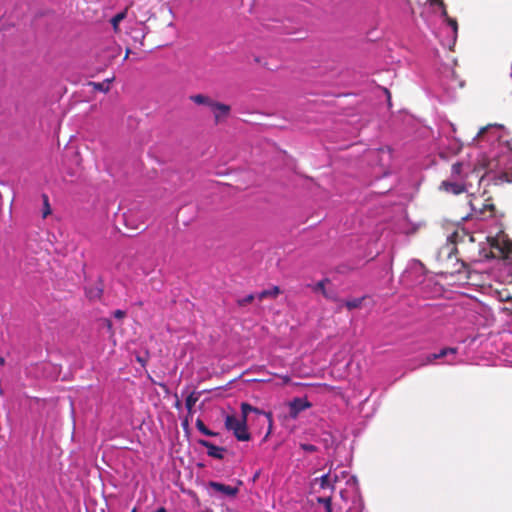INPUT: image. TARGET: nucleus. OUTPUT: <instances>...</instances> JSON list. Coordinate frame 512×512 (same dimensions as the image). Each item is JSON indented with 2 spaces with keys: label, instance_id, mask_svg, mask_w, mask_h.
<instances>
[{
  "label": "nucleus",
  "instance_id": "4be33fe9",
  "mask_svg": "<svg viewBox=\"0 0 512 512\" xmlns=\"http://www.w3.org/2000/svg\"><path fill=\"white\" fill-rule=\"evenodd\" d=\"M460 147H461L460 142L457 139L454 138L453 139V143H452V150H453V152L459 151Z\"/></svg>",
  "mask_w": 512,
  "mask_h": 512
},
{
  "label": "nucleus",
  "instance_id": "f8f14e48",
  "mask_svg": "<svg viewBox=\"0 0 512 512\" xmlns=\"http://www.w3.org/2000/svg\"><path fill=\"white\" fill-rule=\"evenodd\" d=\"M351 493L352 500L350 506L347 509V512H363L364 504L362 498L358 493V489L351 491Z\"/></svg>",
  "mask_w": 512,
  "mask_h": 512
},
{
  "label": "nucleus",
  "instance_id": "a211bd4d",
  "mask_svg": "<svg viewBox=\"0 0 512 512\" xmlns=\"http://www.w3.org/2000/svg\"><path fill=\"white\" fill-rule=\"evenodd\" d=\"M196 402L197 397L193 393H191L185 400V406L189 411H191L192 408L195 406Z\"/></svg>",
  "mask_w": 512,
  "mask_h": 512
},
{
  "label": "nucleus",
  "instance_id": "423d86ee",
  "mask_svg": "<svg viewBox=\"0 0 512 512\" xmlns=\"http://www.w3.org/2000/svg\"><path fill=\"white\" fill-rule=\"evenodd\" d=\"M339 483V475L337 474V470L330 469L326 474L315 478L313 481V488L317 486L323 490H334L335 484Z\"/></svg>",
  "mask_w": 512,
  "mask_h": 512
},
{
  "label": "nucleus",
  "instance_id": "6ab92c4d",
  "mask_svg": "<svg viewBox=\"0 0 512 512\" xmlns=\"http://www.w3.org/2000/svg\"><path fill=\"white\" fill-rule=\"evenodd\" d=\"M125 18V13L120 12L112 17L111 23L115 30H117L119 23Z\"/></svg>",
  "mask_w": 512,
  "mask_h": 512
},
{
  "label": "nucleus",
  "instance_id": "2eb2a0df",
  "mask_svg": "<svg viewBox=\"0 0 512 512\" xmlns=\"http://www.w3.org/2000/svg\"><path fill=\"white\" fill-rule=\"evenodd\" d=\"M280 290L277 286L272 287L271 289H267L258 294V298L261 300L265 297H276L279 294Z\"/></svg>",
  "mask_w": 512,
  "mask_h": 512
},
{
  "label": "nucleus",
  "instance_id": "1a4fd4ad",
  "mask_svg": "<svg viewBox=\"0 0 512 512\" xmlns=\"http://www.w3.org/2000/svg\"><path fill=\"white\" fill-rule=\"evenodd\" d=\"M209 487L214 492L221 493V494L229 496V497H233L238 493L237 487H233V486L215 482V481L209 482Z\"/></svg>",
  "mask_w": 512,
  "mask_h": 512
},
{
  "label": "nucleus",
  "instance_id": "f3484780",
  "mask_svg": "<svg viewBox=\"0 0 512 512\" xmlns=\"http://www.w3.org/2000/svg\"><path fill=\"white\" fill-rule=\"evenodd\" d=\"M91 85H93L94 89L96 90H99V91H102V92H107L109 90V86H110V80L107 79L103 82H99V83H90Z\"/></svg>",
  "mask_w": 512,
  "mask_h": 512
},
{
  "label": "nucleus",
  "instance_id": "5701e85b",
  "mask_svg": "<svg viewBox=\"0 0 512 512\" xmlns=\"http://www.w3.org/2000/svg\"><path fill=\"white\" fill-rule=\"evenodd\" d=\"M253 299H254V295H253V294H249V295H248V296H246L242 301H240V304L249 303V302H251Z\"/></svg>",
  "mask_w": 512,
  "mask_h": 512
},
{
  "label": "nucleus",
  "instance_id": "cd10ccee",
  "mask_svg": "<svg viewBox=\"0 0 512 512\" xmlns=\"http://www.w3.org/2000/svg\"><path fill=\"white\" fill-rule=\"evenodd\" d=\"M132 512H136V510H135V509H133V510H132Z\"/></svg>",
  "mask_w": 512,
  "mask_h": 512
},
{
  "label": "nucleus",
  "instance_id": "a878e982",
  "mask_svg": "<svg viewBox=\"0 0 512 512\" xmlns=\"http://www.w3.org/2000/svg\"><path fill=\"white\" fill-rule=\"evenodd\" d=\"M154 512H166V510H165V508L161 507V508L157 509Z\"/></svg>",
  "mask_w": 512,
  "mask_h": 512
},
{
  "label": "nucleus",
  "instance_id": "7ed1b4c3",
  "mask_svg": "<svg viewBox=\"0 0 512 512\" xmlns=\"http://www.w3.org/2000/svg\"><path fill=\"white\" fill-rule=\"evenodd\" d=\"M241 415H227L225 417V427L228 431H231L238 441H249L250 433L247 427V416L249 412H255L263 414L269 422V428L272 425L271 413L262 412L257 408L252 407L248 403L241 404Z\"/></svg>",
  "mask_w": 512,
  "mask_h": 512
},
{
  "label": "nucleus",
  "instance_id": "b1692460",
  "mask_svg": "<svg viewBox=\"0 0 512 512\" xmlns=\"http://www.w3.org/2000/svg\"><path fill=\"white\" fill-rule=\"evenodd\" d=\"M124 315H125V312H124V311H122V310H116V311L114 312V317H115V318H118V319L123 318V317H124Z\"/></svg>",
  "mask_w": 512,
  "mask_h": 512
},
{
  "label": "nucleus",
  "instance_id": "9b49d317",
  "mask_svg": "<svg viewBox=\"0 0 512 512\" xmlns=\"http://www.w3.org/2000/svg\"><path fill=\"white\" fill-rule=\"evenodd\" d=\"M337 474L339 475V482L345 481L348 489L351 491L358 489V482L354 475H351L346 470L337 471Z\"/></svg>",
  "mask_w": 512,
  "mask_h": 512
},
{
  "label": "nucleus",
  "instance_id": "20e7f679",
  "mask_svg": "<svg viewBox=\"0 0 512 512\" xmlns=\"http://www.w3.org/2000/svg\"><path fill=\"white\" fill-rule=\"evenodd\" d=\"M486 239L490 246V251L486 252L483 249L484 257L512 259V241L507 238L501 227H497L495 232L490 231Z\"/></svg>",
  "mask_w": 512,
  "mask_h": 512
},
{
  "label": "nucleus",
  "instance_id": "f03ea898",
  "mask_svg": "<svg viewBox=\"0 0 512 512\" xmlns=\"http://www.w3.org/2000/svg\"><path fill=\"white\" fill-rule=\"evenodd\" d=\"M435 14L439 27L434 31L441 45L451 50L457 40L458 25L455 19L449 18L442 0H428Z\"/></svg>",
  "mask_w": 512,
  "mask_h": 512
},
{
  "label": "nucleus",
  "instance_id": "f257e3e1",
  "mask_svg": "<svg viewBox=\"0 0 512 512\" xmlns=\"http://www.w3.org/2000/svg\"><path fill=\"white\" fill-rule=\"evenodd\" d=\"M504 135L502 125L489 124L482 128L473 141L483 151L455 162L449 179L441 184L444 191L454 195L469 193L470 218L485 220L492 215L493 210L491 204H485L481 197L470 192L475 183L512 182V148L507 140H503Z\"/></svg>",
  "mask_w": 512,
  "mask_h": 512
},
{
  "label": "nucleus",
  "instance_id": "bb28decb",
  "mask_svg": "<svg viewBox=\"0 0 512 512\" xmlns=\"http://www.w3.org/2000/svg\"><path fill=\"white\" fill-rule=\"evenodd\" d=\"M341 496H342V498L344 499V497H345V496H344V491H341Z\"/></svg>",
  "mask_w": 512,
  "mask_h": 512
},
{
  "label": "nucleus",
  "instance_id": "6e6552de",
  "mask_svg": "<svg viewBox=\"0 0 512 512\" xmlns=\"http://www.w3.org/2000/svg\"><path fill=\"white\" fill-rule=\"evenodd\" d=\"M456 353L457 350L455 348H443L438 353L429 355L424 364L432 363L434 360L441 358H445L444 363L446 364H454L456 362Z\"/></svg>",
  "mask_w": 512,
  "mask_h": 512
},
{
  "label": "nucleus",
  "instance_id": "39448f33",
  "mask_svg": "<svg viewBox=\"0 0 512 512\" xmlns=\"http://www.w3.org/2000/svg\"><path fill=\"white\" fill-rule=\"evenodd\" d=\"M191 99L197 104H206L211 107L216 121H220L229 113V106L212 102L209 98L203 95L192 96Z\"/></svg>",
  "mask_w": 512,
  "mask_h": 512
},
{
  "label": "nucleus",
  "instance_id": "aec40b11",
  "mask_svg": "<svg viewBox=\"0 0 512 512\" xmlns=\"http://www.w3.org/2000/svg\"><path fill=\"white\" fill-rule=\"evenodd\" d=\"M301 449L308 453H313L317 450L316 446L313 444L303 443L300 445Z\"/></svg>",
  "mask_w": 512,
  "mask_h": 512
},
{
  "label": "nucleus",
  "instance_id": "9d476101",
  "mask_svg": "<svg viewBox=\"0 0 512 512\" xmlns=\"http://www.w3.org/2000/svg\"><path fill=\"white\" fill-rule=\"evenodd\" d=\"M198 443L205 447L207 449V454L210 456V457H213V458H216V459H222L223 458V453H224V449L222 447H219L207 440H199Z\"/></svg>",
  "mask_w": 512,
  "mask_h": 512
},
{
  "label": "nucleus",
  "instance_id": "412c9836",
  "mask_svg": "<svg viewBox=\"0 0 512 512\" xmlns=\"http://www.w3.org/2000/svg\"><path fill=\"white\" fill-rule=\"evenodd\" d=\"M361 301H362V299H353V300L347 301L346 306L349 309L357 308L358 306H360Z\"/></svg>",
  "mask_w": 512,
  "mask_h": 512
},
{
  "label": "nucleus",
  "instance_id": "393cba45",
  "mask_svg": "<svg viewBox=\"0 0 512 512\" xmlns=\"http://www.w3.org/2000/svg\"><path fill=\"white\" fill-rule=\"evenodd\" d=\"M324 284H325V281H320L317 283L316 285V289H320L322 290L323 294H325V291H324Z\"/></svg>",
  "mask_w": 512,
  "mask_h": 512
},
{
  "label": "nucleus",
  "instance_id": "dca6fc26",
  "mask_svg": "<svg viewBox=\"0 0 512 512\" xmlns=\"http://www.w3.org/2000/svg\"><path fill=\"white\" fill-rule=\"evenodd\" d=\"M456 131L454 124L446 122L441 126V132L446 134L447 137L452 136Z\"/></svg>",
  "mask_w": 512,
  "mask_h": 512
},
{
  "label": "nucleus",
  "instance_id": "0eeeda50",
  "mask_svg": "<svg viewBox=\"0 0 512 512\" xmlns=\"http://www.w3.org/2000/svg\"><path fill=\"white\" fill-rule=\"evenodd\" d=\"M288 407L290 417L296 419L302 411L311 407V403L306 397H296L288 403Z\"/></svg>",
  "mask_w": 512,
  "mask_h": 512
},
{
  "label": "nucleus",
  "instance_id": "4468645a",
  "mask_svg": "<svg viewBox=\"0 0 512 512\" xmlns=\"http://www.w3.org/2000/svg\"><path fill=\"white\" fill-rule=\"evenodd\" d=\"M196 428L198 429L199 432H201L202 434H204L206 436H216L217 435L216 432H213L210 429H208L205 426V424L203 423V421L200 419L196 420Z\"/></svg>",
  "mask_w": 512,
  "mask_h": 512
},
{
  "label": "nucleus",
  "instance_id": "ddd939ff",
  "mask_svg": "<svg viewBox=\"0 0 512 512\" xmlns=\"http://www.w3.org/2000/svg\"><path fill=\"white\" fill-rule=\"evenodd\" d=\"M317 502L322 505L323 512H333V507H332L330 496L317 497Z\"/></svg>",
  "mask_w": 512,
  "mask_h": 512
}]
</instances>
